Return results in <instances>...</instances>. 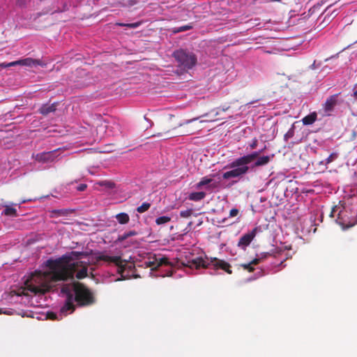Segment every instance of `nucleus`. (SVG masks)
<instances>
[{
	"label": "nucleus",
	"instance_id": "26",
	"mask_svg": "<svg viewBox=\"0 0 357 357\" xmlns=\"http://www.w3.org/2000/svg\"><path fill=\"white\" fill-rule=\"evenodd\" d=\"M239 213V211L237 208H232L229 211V218H232L236 217Z\"/></svg>",
	"mask_w": 357,
	"mask_h": 357
},
{
	"label": "nucleus",
	"instance_id": "34",
	"mask_svg": "<svg viewBox=\"0 0 357 357\" xmlns=\"http://www.w3.org/2000/svg\"><path fill=\"white\" fill-rule=\"evenodd\" d=\"M128 26L130 27H132V28H135V27H137V24H128Z\"/></svg>",
	"mask_w": 357,
	"mask_h": 357
},
{
	"label": "nucleus",
	"instance_id": "9",
	"mask_svg": "<svg viewBox=\"0 0 357 357\" xmlns=\"http://www.w3.org/2000/svg\"><path fill=\"white\" fill-rule=\"evenodd\" d=\"M56 153L57 150L38 153L35 155V160L39 163L46 165L43 168H47L57 157Z\"/></svg>",
	"mask_w": 357,
	"mask_h": 357
},
{
	"label": "nucleus",
	"instance_id": "23",
	"mask_svg": "<svg viewBox=\"0 0 357 357\" xmlns=\"http://www.w3.org/2000/svg\"><path fill=\"white\" fill-rule=\"evenodd\" d=\"M151 206V204L148 202H144L143 203L141 206H139V207H137V211L138 213H142L146 211L149 210V208H150Z\"/></svg>",
	"mask_w": 357,
	"mask_h": 357
},
{
	"label": "nucleus",
	"instance_id": "1",
	"mask_svg": "<svg viewBox=\"0 0 357 357\" xmlns=\"http://www.w3.org/2000/svg\"><path fill=\"white\" fill-rule=\"evenodd\" d=\"M87 252L71 251L61 257L49 259L41 269L27 275L24 281L22 294H44L48 291L60 290L64 299L59 313L52 319H61L73 313L76 305L89 306L96 303L93 293L85 286L75 282L74 277L82 279L87 275L86 264L91 262Z\"/></svg>",
	"mask_w": 357,
	"mask_h": 357
},
{
	"label": "nucleus",
	"instance_id": "36",
	"mask_svg": "<svg viewBox=\"0 0 357 357\" xmlns=\"http://www.w3.org/2000/svg\"><path fill=\"white\" fill-rule=\"evenodd\" d=\"M228 108H229L228 107H226V108H222V110L223 112H225V111L227 110V109H228Z\"/></svg>",
	"mask_w": 357,
	"mask_h": 357
},
{
	"label": "nucleus",
	"instance_id": "32",
	"mask_svg": "<svg viewBox=\"0 0 357 357\" xmlns=\"http://www.w3.org/2000/svg\"><path fill=\"white\" fill-rule=\"evenodd\" d=\"M10 310H3V309H0V314H10Z\"/></svg>",
	"mask_w": 357,
	"mask_h": 357
},
{
	"label": "nucleus",
	"instance_id": "2",
	"mask_svg": "<svg viewBox=\"0 0 357 357\" xmlns=\"http://www.w3.org/2000/svg\"><path fill=\"white\" fill-rule=\"evenodd\" d=\"M294 253L291 245L281 243L279 245H277L273 249L271 252L258 254L252 261L248 264H243L241 266L243 267L244 269L251 272L254 270L253 266L264 261L271 256L280 260V265H282L284 261L291 258Z\"/></svg>",
	"mask_w": 357,
	"mask_h": 357
},
{
	"label": "nucleus",
	"instance_id": "16",
	"mask_svg": "<svg viewBox=\"0 0 357 357\" xmlns=\"http://www.w3.org/2000/svg\"><path fill=\"white\" fill-rule=\"evenodd\" d=\"M206 196V193L204 192H195L189 195V199L192 201H200L203 199Z\"/></svg>",
	"mask_w": 357,
	"mask_h": 357
},
{
	"label": "nucleus",
	"instance_id": "19",
	"mask_svg": "<svg viewBox=\"0 0 357 357\" xmlns=\"http://www.w3.org/2000/svg\"><path fill=\"white\" fill-rule=\"evenodd\" d=\"M116 218L120 224H126L129 222L130 220L129 215L126 213H121L117 214L116 215Z\"/></svg>",
	"mask_w": 357,
	"mask_h": 357
},
{
	"label": "nucleus",
	"instance_id": "20",
	"mask_svg": "<svg viewBox=\"0 0 357 357\" xmlns=\"http://www.w3.org/2000/svg\"><path fill=\"white\" fill-rule=\"evenodd\" d=\"M337 158V153H332L326 160H322L319 162L321 165H324L326 167V165L335 160H336Z\"/></svg>",
	"mask_w": 357,
	"mask_h": 357
},
{
	"label": "nucleus",
	"instance_id": "15",
	"mask_svg": "<svg viewBox=\"0 0 357 357\" xmlns=\"http://www.w3.org/2000/svg\"><path fill=\"white\" fill-rule=\"evenodd\" d=\"M23 66L33 67L36 66H43V62L38 59H33L32 58H25L22 59Z\"/></svg>",
	"mask_w": 357,
	"mask_h": 357
},
{
	"label": "nucleus",
	"instance_id": "11",
	"mask_svg": "<svg viewBox=\"0 0 357 357\" xmlns=\"http://www.w3.org/2000/svg\"><path fill=\"white\" fill-rule=\"evenodd\" d=\"M260 231V229L258 227H255L251 231H249L248 233L243 234L239 239L238 242V247L242 250H245V248L250 244V243L255 238L257 234Z\"/></svg>",
	"mask_w": 357,
	"mask_h": 357
},
{
	"label": "nucleus",
	"instance_id": "6",
	"mask_svg": "<svg viewBox=\"0 0 357 357\" xmlns=\"http://www.w3.org/2000/svg\"><path fill=\"white\" fill-rule=\"evenodd\" d=\"M102 259L116 265V272L121 275V280L135 277L133 265L131 263L122 261L118 256L105 255H102Z\"/></svg>",
	"mask_w": 357,
	"mask_h": 357
},
{
	"label": "nucleus",
	"instance_id": "22",
	"mask_svg": "<svg viewBox=\"0 0 357 357\" xmlns=\"http://www.w3.org/2000/svg\"><path fill=\"white\" fill-rule=\"evenodd\" d=\"M6 215L16 216V209L12 206H6V208L3 211Z\"/></svg>",
	"mask_w": 357,
	"mask_h": 357
},
{
	"label": "nucleus",
	"instance_id": "4",
	"mask_svg": "<svg viewBox=\"0 0 357 357\" xmlns=\"http://www.w3.org/2000/svg\"><path fill=\"white\" fill-rule=\"evenodd\" d=\"M191 269H199V268H211L215 271L219 269L223 270L229 274L232 273L230 265L225 261L214 259H203L202 257H196L188 261L186 264Z\"/></svg>",
	"mask_w": 357,
	"mask_h": 357
},
{
	"label": "nucleus",
	"instance_id": "10",
	"mask_svg": "<svg viewBox=\"0 0 357 357\" xmlns=\"http://www.w3.org/2000/svg\"><path fill=\"white\" fill-rule=\"evenodd\" d=\"M339 103V94L329 96L323 104L322 111L324 116H328L334 110L335 107Z\"/></svg>",
	"mask_w": 357,
	"mask_h": 357
},
{
	"label": "nucleus",
	"instance_id": "38",
	"mask_svg": "<svg viewBox=\"0 0 357 357\" xmlns=\"http://www.w3.org/2000/svg\"><path fill=\"white\" fill-rule=\"evenodd\" d=\"M252 280H253V279L252 278H250V279L248 280V281H250Z\"/></svg>",
	"mask_w": 357,
	"mask_h": 357
},
{
	"label": "nucleus",
	"instance_id": "27",
	"mask_svg": "<svg viewBox=\"0 0 357 357\" xmlns=\"http://www.w3.org/2000/svg\"><path fill=\"white\" fill-rule=\"evenodd\" d=\"M191 215V211L186 210L180 212V215L183 218H188Z\"/></svg>",
	"mask_w": 357,
	"mask_h": 357
},
{
	"label": "nucleus",
	"instance_id": "7",
	"mask_svg": "<svg viewBox=\"0 0 357 357\" xmlns=\"http://www.w3.org/2000/svg\"><path fill=\"white\" fill-rule=\"evenodd\" d=\"M174 56L179 66L184 69H191L197 63V56L187 50H178L174 52Z\"/></svg>",
	"mask_w": 357,
	"mask_h": 357
},
{
	"label": "nucleus",
	"instance_id": "39",
	"mask_svg": "<svg viewBox=\"0 0 357 357\" xmlns=\"http://www.w3.org/2000/svg\"><path fill=\"white\" fill-rule=\"evenodd\" d=\"M329 59H329V58H328V59H326V60H325V61H328Z\"/></svg>",
	"mask_w": 357,
	"mask_h": 357
},
{
	"label": "nucleus",
	"instance_id": "28",
	"mask_svg": "<svg viewBox=\"0 0 357 357\" xmlns=\"http://www.w3.org/2000/svg\"><path fill=\"white\" fill-rule=\"evenodd\" d=\"M197 119H198V118H194V119H192L185 120V121H184L183 122L179 124V126H183V125H185V124H188V123H191V122H192V121H196Z\"/></svg>",
	"mask_w": 357,
	"mask_h": 357
},
{
	"label": "nucleus",
	"instance_id": "24",
	"mask_svg": "<svg viewBox=\"0 0 357 357\" xmlns=\"http://www.w3.org/2000/svg\"><path fill=\"white\" fill-rule=\"evenodd\" d=\"M17 65L23 66L22 59H20L6 64H2V66H3L4 67L15 66Z\"/></svg>",
	"mask_w": 357,
	"mask_h": 357
},
{
	"label": "nucleus",
	"instance_id": "8",
	"mask_svg": "<svg viewBox=\"0 0 357 357\" xmlns=\"http://www.w3.org/2000/svg\"><path fill=\"white\" fill-rule=\"evenodd\" d=\"M215 176L213 174L211 176H204L203 177L199 182L196 184L197 189H204L206 190H214L218 188L220 185V178L218 179L214 178Z\"/></svg>",
	"mask_w": 357,
	"mask_h": 357
},
{
	"label": "nucleus",
	"instance_id": "21",
	"mask_svg": "<svg viewBox=\"0 0 357 357\" xmlns=\"http://www.w3.org/2000/svg\"><path fill=\"white\" fill-rule=\"evenodd\" d=\"M192 28L191 24L184 25L179 27H174L172 29V32L174 33H178L180 32L190 30Z\"/></svg>",
	"mask_w": 357,
	"mask_h": 357
},
{
	"label": "nucleus",
	"instance_id": "3",
	"mask_svg": "<svg viewBox=\"0 0 357 357\" xmlns=\"http://www.w3.org/2000/svg\"><path fill=\"white\" fill-rule=\"evenodd\" d=\"M261 151H255L239 158H237L228 166L231 169L222 174L223 179L240 178L246 174L252 162L259 158Z\"/></svg>",
	"mask_w": 357,
	"mask_h": 357
},
{
	"label": "nucleus",
	"instance_id": "31",
	"mask_svg": "<svg viewBox=\"0 0 357 357\" xmlns=\"http://www.w3.org/2000/svg\"><path fill=\"white\" fill-rule=\"evenodd\" d=\"M293 133H294V131H293V128L291 129H290L288 132L285 135V137H290L293 135Z\"/></svg>",
	"mask_w": 357,
	"mask_h": 357
},
{
	"label": "nucleus",
	"instance_id": "25",
	"mask_svg": "<svg viewBox=\"0 0 357 357\" xmlns=\"http://www.w3.org/2000/svg\"><path fill=\"white\" fill-rule=\"evenodd\" d=\"M136 234H137V232H136V231H128V232L124 233L122 236H121L120 239H121V240H125V239H126L127 238H128L129 236H135Z\"/></svg>",
	"mask_w": 357,
	"mask_h": 357
},
{
	"label": "nucleus",
	"instance_id": "29",
	"mask_svg": "<svg viewBox=\"0 0 357 357\" xmlns=\"http://www.w3.org/2000/svg\"><path fill=\"white\" fill-rule=\"evenodd\" d=\"M86 188V184H80L77 187V190L78 191H84L85 189Z\"/></svg>",
	"mask_w": 357,
	"mask_h": 357
},
{
	"label": "nucleus",
	"instance_id": "14",
	"mask_svg": "<svg viewBox=\"0 0 357 357\" xmlns=\"http://www.w3.org/2000/svg\"><path fill=\"white\" fill-rule=\"evenodd\" d=\"M317 118V114L315 112L310 113L302 119V122L305 126H310L313 124Z\"/></svg>",
	"mask_w": 357,
	"mask_h": 357
},
{
	"label": "nucleus",
	"instance_id": "18",
	"mask_svg": "<svg viewBox=\"0 0 357 357\" xmlns=\"http://www.w3.org/2000/svg\"><path fill=\"white\" fill-rule=\"evenodd\" d=\"M56 109V107H55V105L54 104L51 105H43L40 108V112L43 114H48L50 112H52L54 111H55Z\"/></svg>",
	"mask_w": 357,
	"mask_h": 357
},
{
	"label": "nucleus",
	"instance_id": "17",
	"mask_svg": "<svg viewBox=\"0 0 357 357\" xmlns=\"http://www.w3.org/2000/svg\"><path fill=\"white\" fill-rule=\"evenodd\" d=\"M172 220V218L170 216H168V215H162V216H160V217H158L156 219H155V224L158 225V226H163V225H165L166 224H167L169 222H170Z\"/></svg>",
	"mask_w": 357,
	"mask_h": 357
},
{
	"label": "nucleus",
	"instance_id": "37",
	"mask_svg": "<svg viewBox=\"0 0 357 357\" xmlns=\"http://www.w3.org/2000/svg\"><path fill=\"white\" fill-rule=\"evenodd\" d=\"M354 224H349L347 227H352Z\"/></svg>",
	"mask_w": 357,
	"mask_h": 357
},
{
	"label": "nucleus",
	"instance_id": "13",
	"mask_svg": "<svg viewBox=\"0 0 357 357\" xmlns=\"http://www.w3.org/2000/svg\"><path fill=\"white\" fill-rule=\"evenodd\" d=\"M273 157V155H264L259 157L255 162L250 165V169H252L257 167H261L267 165Z\"/></svg>",
	"mask_w": 357,
	"mask_h": 357
},
{
	"label": "nucleus",
	"instance_id": "5",
	"mask_svg": "<svg viewBox=\"0 0 357 357\" xmlns=\"http://www.w3.org/2000/svg\"><path fill=\"white\" fill-rule=\"evenodd\" d=\"M144 264L151 270H158L162 277L169 276L172 274L174 263L161 254L149 255L144 261Z\"/></svg>",
	"mask_w": 357,
	"mask_h": 357
},
{
	"label": "nucleus",
	"instance_id": "33",
	"mask_svg": "<svg viewBox=\"0 0 357 357\" xmlns=\"http://www.w3.org/2000/svg\"><path fill=\"white\" fill-rule=\"evenodd\" d=\"M317 68H318V66H317V65L316 63V61H314V63L311 65L310 68L312 69V70H314V69H316Z\"/></svg>",
	"mask_w": 357,
	"mask_h": 357
},
{
	"label": "nucleus",
	"instance_id": "12",
	"mask_svg": "<svg viewBox=\"0 0 357 357\" xmlns=\"http://www.w3.org/2000/svg\"><path fill=\"white\" fill-rule=\"evenodd\" d=\"M331 217H335L337 216L336 222L340 225L342 226V228L344 229V221L342 218V211L340 206H334L332 209V211L331 213Z\"/></svg>",
	"mask_w": 357,
	"mask_h": 357
},
{
	"label": "nucleus",
	"instance_id": "35",
	"mask_svg": "<svg viewBox=\"0 0 357 357\" xmlns=\"http://www.w3.org/2000/svg\"><path fill=\"white\" fill-rule=\"evenodd\" d=\"M354 97L357 99V89L354 92Z\"/></svg>",
	"mask_w": 357,
	"mask_h": 357
},
{
	"label": "nucleus",
	"instance_id": "30",
	"mask_svg": "<svg viewBox=\"0 0 357 357\" xmlns=\"http://www.w3.org/2000/svg\"><path fill=\"white\" fill-rule=\"evenodd\" d=\"M257 146V139H254L252 142V143L250 144V147L251 149H255Z\"/></svg>",
	"mask_w": 357,
	"mask_h": 357
}]
</instances>
